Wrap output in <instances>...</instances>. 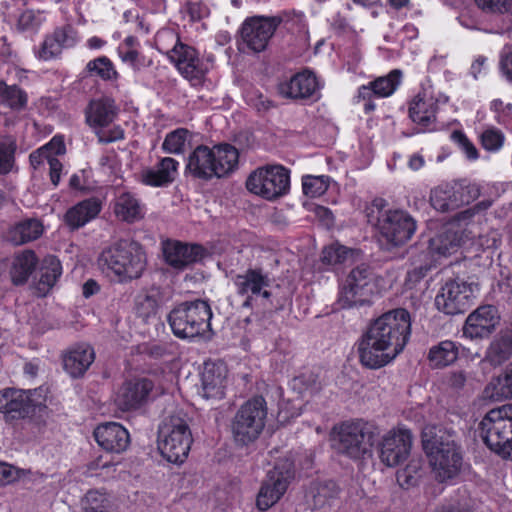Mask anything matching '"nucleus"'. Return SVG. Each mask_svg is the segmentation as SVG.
I'll use <instances>...</instances> for the list:
<instances>
[{
	"label": "nucleus",
	"mask_w": 512,
	"mask_h": 512,
	"mask_svg": "<svg viewBox=\"0 0 512 512\" xmlns=\"http://www.w3.org/2000/svg\"><path fill=\"white\" fill-rule=\"evenodd\" d=\"M411 333L410 314L399 308L384 313L370 324L357 342L360 363L378 369L401 353Z\"/></svg>",
	"instance_id": "1"
},
{
	"label": "nucleus",
	"mask_w": 512,
	"mask_h": 512,
	"mask_svg": "<svg viewBox=\"0 0 512 512\" xmlns=\"http://www.w3.org/2000/svg\"><path fill=\"white\" fill-rule=\"evenodd\" d=\"M423 448L435 478L444 482L456 477L463 464L457 434L448 429L426 427L422 432Z\"/></svg>",
	"instance_id": "2"
},
{
	"label": "nucleus",
	"mask_w": 512,
	"mask_h": 512,
	"mask_svg": "<svg viewBox=\"0 0 512 512\" xmlns=\"http://www.w3.org/2000/svg\"><path fill=\"white\" fill-rule=\"evenodd\" d=\"M98 264L102 271L112 274L118 282L127 283L142 276L147 257L140 243L120 239L101 252Z\"/></svg>",
	"instance_id": "3"
},
{
	"label": "nucleus",
	"mask_w": 512,
	"mask_h": 512,
	"mask_svg": "<svg viewBox=\"0 0 512 512\" xmlns=\"http://www.w3.org/2000/svg\"><path fill=\"white\" fill-rule=\"evenodd\" d=\"M369 224L377 228L379 233L392 246H401L414 235L417 224L415 219L401 209H389L383 198H375L365 208Z\"/></svg>",
	"instance_id": "4"
},
{
	"label": "nucleus",
	"mask_w": 512,
	"mask_h": 512,
	"mask_svg": "<svg viewBox=\"0 0 512 512\" xmlns=\"http://www.w3.org/2000/svg\"><path fill=\"white\" fill-rule=\"evenodd\" d=\"M491 205V200H483L473 207L457 213L453 221L430 240L431 249L443 256L455 253L467 243V239L475 237L482 220L478 212L487 210Z\"/></svg>",
	"instance_id": "5"
},
{
	"label": "nucleus",
	"mask_w": 512,
	"mask_h": 512,
	"mask_svg": "<svg viewBox=\"0 0 512 512\" xmlns=\"http://www.w3.org/2000/svg\"><path fill=\"white\" fill-rule=\"evenodd\" d=\"M238 159V150L230 144L199 145L189 154L186 169L199 179L221 178L237 168Z\"/></svg>",
	"instance_id": "6"
},
{
	"label": "nucleus",
	"mask_w": 512,
	"mask_h": 512,
	"mask_svg": "<svg viewBox=\"0 0 512 512\" xmlns=\"http://www.w3.org/2000/svg\"><path fill=\"white\" fill-rule=\"evenodd\" d=\"M486 446L503 459L512 460V404L491 409L478 425Z\"/></svg>",
	"instance_id": "7"
},
{
	"label": "nucleus",
	"mask_w": 512,
	"mask_h": 512,
	"mask_svg": "<svg viewBox=\"0 0 512 512\" xmlns=\"http://www.w3.org/2000/svg\"><path fill=\"white\" fill-rule=\"evenodd\" d=\"M192 442L188 418L182 413L166 417L159 426L158 449L171 463H182L189 454Z\"/></svg>",
	"instance_id": "8"
},
{
	"label": "nucleus",
	"mask_w": 512,
	"mask_h": 512,
	"mask_svg": "<svg viewBox=\"0 0 512 512\" xmlns=\"http://www.w3.org/2000/svg\"><path fill=\"white\" fill-rule=\"evenodd\" d=\"M212 311L205 300L183 302L168 315L173 334L178 338H194L211 330Z\"/></svg>",
	"instance_id": "9"
},
{
	"label": "nucleus",
	"mask_w": 512,
	"mask_h": 512,
	"mask_svg": "<svg viewBox=\"0 0 512 512\" xmlns=\"http://www.w3.org/2000/svg\"><path fill=\"white\" fill-rule=\"evenodd\" d=\"M332 447L345 457L359 460L371 452L374 432L362 421H345L334 426L331 434Z\"/></svg>",
	"instance_id": "10"
},
{
	"label": "nucleus",
	"mask_w": 512,
	"mask_h": 512,
	"mask_svg": "<svg viewBox=\"0 0 512 512\" xmlns=\"http://www.w3.org/2000/svg\"><path fill=\"white\" fill-rule=\"evenodd\" d=\"M267 403L262 396L244 402L231 422L234 441L242 446L257 440L265 427Z\"/></svg>",
	"instance_id": "11"
},
{
	"label": "nucleus",
	"mask_w": 512,
	"mask_h": 512,
	"mask_svg": "<svg viewBox=\"0 0 512 512\" xmlns=\"http://www.w3.org/2000/svg\"><path fill=\"white\" fill-rule=\"evenodd\" d=\"M163 38L175 41L172 49H167L164 53L176 66L179 73L190 81L192 85L197 86L201 84L208 72V67L199 58L198 52L193 47L180 42L177 34L171 31L158 34L157 45H160V41Z\"/></svg>",
	"instance_id": "12"
},
{
	"label": "nucleus",
	"mask_w": 512,
	"mask_h": 512,
	"mask_svg": "<svg viewBox=\"0 0 512 512\" xmlns=\"http://www.w3.org/2000/svg\"><path fill=\"white\" fill-rule=\"evenodd\" d=\"M246 188L266 200H275L288 193L290 171L282 165L260 167L248 176Z\"/></svg>",
	"instance_id": "13"
},
{
	"label": "nucleus",
	"mask_w": 512,
	"mask_h": 512,
	"mask_svg": "<svg viewBox=\"0 0 512 512\" xmlns=\"http://www.w3.org/2000/svg\"><path fill=\"white\" fill-rule=\"evenodd\" d=\"M375 289L373 271L365 264L353 268L343 282L338 302L342 308L362 306L370 302Z\"/></svg>",
	"instance_id": "14"
},
{
	"label": "nucleus",
	"mask_w": 512,
	"mask_h": 512,
	"mask_svg": "<svg viewBox=\"0 0 512 512\" xmlns=\"http://www.w3.org/2000/svg\"><path fill=\"white\" fill-rule=\"evenodd\" d=\"M480 186L467 180L437 186L430 193V203L440 212H448L468 205L480 196Z\"/></svg>",
	"instance_id": "15"
},
{
	"label": "nucleus",
	"mask_w": 512,
	"mask_h": 512,
	"mask_svg": "<svg viewBox=\"0 0 512 512\" xmlns=\"http://www.w3.org/2000/svg\"><path fill=\"white\" fill-rule=\"evenodd\" d=\"M293 478V461L287 457L279 459L274 468L267 473L258 492L256 499L258 509L266 511L276 504L285 494Z\"/></svg>",
	"instance_id": "16"
},
{
	"label": "nucleus",
	"mask_w": 512,
	"mask_h": 512,
	"mask_svg": "<svg viewBox=\"0 0 512 512\" xmlns=\"http://www.w3.org/2000/svg\"><path fill=\"white\" fill-rule=\"evenodd\" d=\"M478 287L460 279L446 282L435 298L437 309L447 315L466 312L473 303L474 293Z\"/></svg>",
	"instance_id": "17"
},
{
	"label": "nucleus",
	"mask_w": 512,
	"mask_h": 512,
	"mask_svg": "<svg viewBox=\"0 0 512 512\" xmlns=\"http://www.w3.org/2000/svg\"><path fill=\"white\" fill-rule=\"evenodd\" d=\"M238 295L245 298L242 306L252 308L255 298L261 297L268 300L271 293L267 290L271 286L272 279L269 274L260 267L248 268L243 273L232 277Z\"/></svg>",
	"instance_id": "18"
},
{
	"label": "nucleus",
	"mask_w": 512,
	"mask_h": 512,
	"mask_svg": "<svg viewBox=\"0 0 512 512\" xmlns=\"http://www.w3.org/2000/svg\"><path fill=\"white\" fill-rule=\"evenodd\" d=\"M280 23L278 17L254 16L246 19L241 27V44L254 53L264 51Z\"/></svg>",
	"instance_id": "19"
},
{
	"label": "nucleus",
	"mask_w": 512,
	"mask_h": 512,
	"mask_svg": "<svg viewBox=\"0 0 512 512\" xmlns=\"http://www.w3.org/2000/svg\"><path fill=\"white\" fill-rule=\"evenodd\" d=\"M412 434L407 429H392L381 439L379 457L383 464L395 467L402 463L410 454Z\"/></svg>",
	"instance_id": "20"
},
{
	"label": "nucleus",
	"mask_w": 512,
	"mask_h": 512,
	"mask_svg": "<svg viewBox=\"0 0 512 512\" xmlns=\"http://www.w3.org/2000/svg\"><path fill=\"white\" fill-rule=\"evenodd\" d=\"M163 254L168 265L177 270H184L201 262L209 253L200 244L168 240L163 243Z\"/></svg>",
	"instance_id": "21"
},
{
	"label": "nucleus",
	"mask_w": 512,
	"mask_h": 512,
	"mask_svg": "<svg viewBox=\"0 0 512 512\" xmlns=\"http://www.w3.org/2000/svg\"><path fill=\"white\" fill-rule=\"evenodd\" d=\"M319 90L318 80L310 71L299 72L278 85L279 94L293 100L316 101L320 98Z\"/></svg>",
	"instance_id": "22"
},
{
	"label": "nucleus",
	"mask_w": 512,
	"mask_h": 512,
	"mask_svg": "<svg viewBox=\"0 0 512 512\" xmlns=\"http://www.w3.org/2000/svg\"><path fill=\"white\" fill-rule=\"evenodd\" d=\"M499 322L500 315L495 306H480L467 317L463 335L470 339L486 338L495 331Z\"/></svg>",
	"instance_id": "23"
},
{
	"label": "nucleus",
	"mask_w": 512,
	"mask_h": 512,
	"mask_svg": "<svg viewBox=\"0 0 512 512\" xmlns=\"http://www.w3.org/2000/svg\"><path fill=\"white\" fill-rule=\"evenodd\" d=\"M153 387V382L148 378L128 380L119 388L115 403L122 411L136 409L147 401Z\"/></svg>",
	"instance_id": "24"
},
{
	"label": "nucleus",
	"mask_w": 512,
	"mask_h": 512,
	"mask_svg": "<svg viewBox=\"0 0 512 512\" xmlns=\"http://www.w3.org/2000/svg\"><path fill=\"white\" fill-rule=\"evenodd\" d=\"M94 437L100 447L111 453H122L130 444L129 432L116 422H107L97 426L94 430Z\"/></svg>",
	"instance_id": "25"
},
{
	"label": "nucleus",
	"mask_w": 512,
	"mask_h": 512,
	"mask_svg": "<svg viewBox=\"0 0 512 512\" xmlns=\"http://www.w3.org/2000/svg\"><path fill=\"white\" fill-rule=\"evenodd\" d=\"M78 40L77 32L72 25L57 27L48 35L39 50V58L49 60L58 56L64 48L73 47Z\"/></svg>",
	"instance_id": "26"
},
{
	"label": "nucleus",
	"mask_w": 512,
	"mask_h": 512,
	"mask_svg": "<svg viewBox=\"0 0 512 512\" xmlns=\"http://www.w3.org/2000/svg\"><path fill=\"white\" fill-rule=\"evenodd\" d=\"M118 108L109 97L93 99L85 109L86 123L95 130L106 128L116 119Z\"/></svg>",
	"instance_id": "27"
},
{
	"label": "nucleus",
	"mask_w": 512,
	"mask_h": 512,
	"mask_svg": "<svg viewBox=\"0 0 512 512\" xmlns=\"http://www.w3.org/2000/svg\"><path fill=\"white\" fill-rule=\"evenodd\" d=\"M94 359L92 347L85 344L75 345L63 354V368L72 378H79L85 374Z\"/></svg>",
	"instance_id": "28"
},
{
	"label": "nucleus",
	"mask_w": 512,
	"mask_h": 512,
	"mask_svg": "<svg viewBox=\"0 0 512 512\" xmlns=\"http://www.w3.org/2000/svg\"><path fill=\"white\" fill-rule=\"evenodd\" d=\"M0 412L6 420L23 419L29 416L27 392L21 389L7 388L0 391Z\"/></svg>",
	"instance_id": "29"
},
{
	"label": "nucleus",
	"mask_w": 512,
	"mask_h": 512,
	"mask_svg": "<svg viewBox=\"0 0 512 512\" xmlns=\"http://www.w3.org/2000/svg\"><path fill=\"white\" fill-rule=\"evenodd\" d=\"M226 369L223 364L205 363L202 372V395L206 399H221L225 395Z\"/></svg>",
	"instance_id": "30"
},
{
	"label": "nucleus",
	"mask_w": 512,
	"mask_h": 512,
	"mask_svg": "<svg viewBox=\"0 0 512 512\" xmlns=\"http://www.w3.org/2000/svg\"><path fill=\"white\" fill-rule=\"evenodd\" d=\"M178 164L175 159L165 157L153 168L143 169L140 173V181L152 187L166 186L174 181Z\"/></svg>",
	"instance_id": "31"
},
{
	"label": "nucleus",
	"mask_w": 512,
	"mask_h": 512,
	"mask_svg": "<svg viewBox=\"0 0 512 512\" xmlns=\"http://www.w3.org/2000/svg\"><path fill=\"white\" fill-rule=\"evenodd\" d=\"M101 211V202L96 198L83 200L64 215V222L71 230H77L98 216Z\"/></svg>",
	"instance_id": "32"
},
{
	"label": "nucleus",
	"mask_w": 512,
	"mask_h": 512,
	"mask_svg": "<svg viewBox=\"0 0 512 512\" xmlns=\"http://www.w3.org/2000/svg\"><path fill=\"white\" fill-rule=\"evenodd\" d=\"M402 72L399 69L392 70L388 75L378 77L368 85L359 88L360 99H370L373 96L384 98L391 96L401 83Z\"/></svg>",
	"instance_id": "33"
},
{
	"label": "nucleus",
	"mask_w": 512,
	"mask_h": 512,
	"mask_svg": "<svg viewBox=\"0 0 512 512\" xmlns=\"http://www.w3.org/2000/svg\"><path fill=\"white\" fill-rule=\"evenodd\" d=\"M113 212L121 221L133 223L144 217V205L136 195L123 192L115 198Z\"/></svg>",
	"instance_id": "34"
},
{
	"label": "nucleus",
	"mask_w": 512,
	"mask_h": 512,
	"mask_svg": "<svg viewBox=\"0 0 512 512\" xmlns=\"http://www.w3.org/2000/svg\"><path fill=\"white\" fill-rule=\"evenodd\" d=\"M437 102L426 92L419 93L409 107V116L414 123L428 127L436 119Z\"/></svg>",
	"instance_id": "35"
},
{
	"label": "nucleus",
	"mask_w": 512,
	"mask_h": 512,
	"mask_svg": "<svg viewBox=\"0 0 512 512\" xmlns=\"http://www.w3.org/2000/svg\"><path fill=\"white\" fill-rule=\"evenodd\" d=\"M512 356V332L500 331L488 346L484 361L496 367L500 366Z\"/></svg>",
	"instance_id": "36"
},
{
	"label": "nucleus",
	"mask_w": 512,
	"mask_h": 512,
	"mask_svg": "<svg viewBox=\"0 0 512 512\" xmlns=\"http://www.w3.org/2000/svg\"><path fill=\"white\" fill-rule=\"evenodd\" d=\"M62 274V266L56 256H46L40 266V278L36 289L41 296H45L56 284Z\"/></svg>",
	"instance_id": "37"
},
{
	"label": "nucleus",
	"mask_w": 512,
	"mask_h": 512,
	"mask_svg": "<svg viewBox=\"0 0 512 512\" xmlns=\"http://www.w3.org/2000/svg\"><path fill=\"white\" fill-rule=\"evenodd\" d=\"M37 263V257L31 250H26L16 255L10 268V276L13 284L22 285L26 283L30 275L34 272Z\"/></svg>",
	"instance_id": "38"
},
{
	"label": "nucleus",
	"mask_w": 512,
	"mask_h": 512,
	"mask_svg": "<svg viewBox=\"0 0 512 512\" xmlns=\"http://www.w3.org/2000/svg\"><path fill=\"white\" fill-rule=\"evenodd\" d=\"M484 395L492 401L512 399V362L502 375L493 378L488 383L484 389Z\"/></svg>",
	"instance_id": "39"
},
{
	"label": "nucleus",
	"mask_w": 512,
	"mask_h": 512,
	"mask_svg": "<svg viewBox=\"0 0 512 512\" xmlns=\"http://www.w3.org/2000/svg\"><path fill=\"white\" fill-rule=\"evenodd\" d=\"M458 355V345L451 340H444L430 348L428 360L431 367L442 368L454 363Z\"/></svg>",
	"instance_id": "40"
},
{
	"label": "nucleus",
	"mask_w": 512,
	"mask_h": 512,
	"mask_svg": "<svg viewBox=\"0 0 512 512\" xmlns=\"http://www.w3.org/2000/svg\"><path fill=\"white\" fill-rule=\"evenodd\" d=\"M159 291L151 289L139 294L135 299V313L144 323H150L157 319L159 307Z\"/></svg>",
	"instance_id": "41"
},
{
	"label": "nucleus",
	"mask_w": 512,
	"mask_h": 512,
	"mask_svg": "<svg viewBox=\"0 0 512 512\" xmlns=\"http://www.w3.org/2000/svg\"><path fill=\"white\" fill-rule=\"evenodd\" d=\"M43 233V225L37 219H25L10 230V239L16 245L36 240Z\"/></svg>",
	"instance_id": "42"
},
{
	"label": "nucleus",
	"mask_w": 512,
	"mask_h": 512,
	"mask_svg": "<svg viewBox=\"0 0 512 512\" xmlns=\"http://www.w3.org/2000/svg\"><path fill=\"white\" fill-rule=\"evenodd\" d=\"M424 474V461L420 457H413L407 465L396 473L397 483L403 489H410L419 484Z\"/></svg>",
	"instance_id": "43"
},
{
	"label": "nucleus",
	"mask_w": 512,
	"mask_h": 512,
	"mask_svg": "<svg viewBox=\"0 0 512 512\" xmlns=\"http://www.w3.org/2000/svg\"><path fill=\"white\" fill-rule=\"evenodd\" d=\"M28 103L27 93L17 85H8L0 81V105L14 111H22Z\"/></svg>",
	"instance_id": "44"
},
{
	"label": "nucleus",
	"mask_w": 512,
	"mask_h": 512,
	"mask_svg": "<svg viewBox=\"0 0 512 512\" xmlns=\"http://www.w3.org/2000/svg\"><path fill=\"white\" fill-rule=\"evenodd\" d=\"M481 212L482 211L478 212V214L482 217L478 232L473 239H467V242H470L471 246H474L476 251L496 248L500 242V235L497 231L490 230L486 233H483V228L481 225L485 221V218Z\"/></svg>",
	"instance_id": "45"
},
{
	"label": "nucleus",
	"mask_w": 512,
	"mask_h": 512,
	"mask_svg": "<svg viewBox=\"0 0 512 512\" xmlns=\"http://www.w3.org/2000/svg\"><path fill=\"white\" fill-rule=\"evenodd\" d=\"M189 135L190 132L185 128H178L168 133L163 141L162 149L170 154L183 153Z\"/></svg>",
	"instance_id": "46"
},
{
	"label": "nucleus",
	"mask_w": 512,
	"mask_h": 512,
	"mask_svg": "<svg viewBox=\"0 0 512 512\" xmlns=\"http://www.w3.org/2000/svg\"><path fill=\"white\" fill-rule=\"evenodd\" d=\"M86 69L92 75L108 81L117 78V72L109 58L102 56L87 63Z\"/></svg>",
	"instance_id": "47"
},
{
	"label": "nucleus",
	"mask_w": 512,
	"mask_h": 512,
	"mask_svg": "<svg viewBox=\"0 0 512 512\" xmlns=\"http://www.w3.org/2000/svg\"><path fill=\"white\" fill-rule=\"evenodd\" d=\"M329 187V178L326 176L306 175L302 178L303 193L309 197H318Z\"/></svg>",
	"instance_id": "48"
},
{
	"label": "nucleus",
	"mask_w": 512,
	"mask_h": 512,
	"mask_svg": "<svg viewBox=\"0 0 512 512\" xmlns=\"http://www.w3.org/2000/svg\"><path fill=\"white\" fill-rule=\"evenodd\" d=\"M15 143L11 140L0 141V174L8 173L13 165Z\"/></svg>",
	"instance_id": "49"
},
{
	"label": "nucleus",
	"mask_w": 512,
	"mask_h": 512,
	"mask_svg": "<svg viewBox=\"0 0 512 512\" xmlns=\"http://www.w3.org/2000/svg\"><path fill=\"white\" fill-rule=\"evenodd\" d=\"M347 253L348 250L346 249V247L338 244H333L323 249L322 261L323 263L329 265L339 264L346 259Z\"/></svg>",
	"instance_id": "50"
},
{
	"label": "nucleus",
	"mask_w": 512,
	"mask_h": 512,
	"mask_svg": "<svg viewBox=\"0 0 512 512\" xmlns=\"http://www.w3.org/2000/svg\"><path fill=\"white\" fill-rule=\"evenodd\" d=\"M27 392V404L29 406V415L36 411H41L46 407L47 390L43 387H39L34 390H28Z\"/></svg>",
	"instance_id": "51"
},
{
	"label": "nucleus",
	"mask_w": 512,
	"mask_h": 512,
	"mask_svg": "<svg viewBox=\"0 0 512 512\" xmlns=\"http://www.w3.org/2000/svg\"><path fill=\"white\" fill-rule=\"evenodd\" d=\"M504 136L496 129H488L481 135L483 147L488 151H496L503 145Z\"/></svg>",
	"instance_id": "52"
},
{
	"label": "nucleus",
	"mask_w": 512,
	"mask_h": 512,
	"mask_svg": "<svg viewBox=\"0 0 512 512\" xmlns=\"http://www.w3.org/2000/svg\"><path fill=\"white\" fill-rule=\"evenodd\" d=\"M100 143H111L124 138V130L119 126H113L110 129L100 128L95 130Z\"/></svg>",
	"instance_id": "53"
},
{
	"label": "nucleus",
	"mask_w": 512,
	"mask_h": 512,
	"mask_svg": "<svg viewBox=\"0 0 512 512\" xmlns=\"http://www.w3.org/2000/svg\"><path fill=\"white\" fill-rule=\"evenodd\" d=\"M477 6L490 13H504L508 11L510 0H475Z\"/></svg>",
	"instance_id": "54"
},
{
	"label": "nucleus",
	"mask_w": 512,
	"mask_h": 512,
	"mask_svg": "<svg viewBox=\"0 0 512 512\" xmlns=\"http://www.w3.org/2000/svg\"><path fill=\"white\" fill-rule=\"evenodd\" d=\"M452 138L460 145L463 152L468 159L475 160L478 157V152L475 146L468 140V138L460 131H454Z\"/></svg>",
	"instance_id": "55"
},
{
	"label": "nucleus",
	"mask_w": 512,
	"mask_h": 512,
	"mask_svg": "<svg viewBox=\"0 0 512 512\" xmlns=\"http://www.w3.org/2000/svg\"><path fill=\"white\" fill-rule=\"evenodd\" d=\"M40 24L41 21L33 10L24 11L18 19V28L22 31L35 29Z\"/></svg>",
	"instance_id": "56"
},
{
	"label": "nucleus",
	"mask_w": 512,
	"mask_h": 512,
	"mask_svg": "<svg viewBox=\"0 0 512 512\" xmlns=\"http://www.w3.org/2000/svg\"><path fill=\"white\" fill-rule=\"evenodd\" d=\"M119 54L123 62L131 65L135 70H140L143 66V57L140 56L136 49L119 48Z\"/></svg>",
	"instance_id": "57"
},
{
	"label": "nucleus",
	"mask_w": 512,
	"mask_h": 512,
	"mask_svg": "<svg viewBox=\"0 0 512 512\" xmlns=\"http://www.w3.org/2000/svg\"><path fill=\"white\" fill-rule=\"evenodd\" d=\"M19 478V470L7 463L0 462V486L16 481Z\"/></svg>",
	"instance_id": "58"
},
{
	"label": "nucleus",
	"mask_w": 512,
	"mask_h": 512,
	"mask_svg": "<svg viewBox=\"0 0 512 512\" xmlns=\"http://www.w3.org/2000/svg\"><path fill=\"white\" fill-rule=\"evenodd\" d=\"M429 270L430 265L428 264H421L417 267H414L413 269L407 272L406 281L409 284L415 285L417 282H419L422 278L426 276Z\"/></svg>",
	"instance_id": "59"
},
{
	"label": "nucleus",
	"mask_w": 512,
	"mask_h": 512,
	"mask_svg": "<svg viewBox=\"0 0 512 512\" xmlns=\"http://www.w3.org/2000/svg\"><path fill=\"white\" fill-rule=\"evenodd\" d=\"M48 165L50 180L54 186H57L60 182V176L63 168L62 163L57 157L53 156V158L48 159Z\"/></svg>",
	"instance_id": "60"
},
{
	"label": "nucleus",
	"mask_w": 512,
	"mask_h": 512,
	"mask_svg": "<svg viewBox=\"0 0 512 512\" xmlns=\"http://www.w3.org/2000/svg\"><path fill=\"white\" fill-rule=\"evenodd\" d=\"M49 158H53V155L51 153H47V148L44 147L32 152L29 156L30 163L34 168L44 164V162L48 163Z\"/></svg>",
	"instance_id": "61"
},
{
	"label": "nucleus",
	"mask_w": 512,
	"mask_h": 512,
	"mask_svg": "<svg viewBox=\"0 0 512 512\" xmlns=\"http://www.w3.org/2000/svg\"><path fill=\"white\" fill-rule=\"evenodd\" d=\"M467 381V375L464 371H455L451 373L449 378V384L455 389H461L464 387Z\"/></svg>",
	"instance_id": "62"
},
{
	"label": "nucleus",
	"mask_w": 512,
	"mask_h": 512,
	"mask_svg": "<svg viewBox=\"0 0 512 512\" xmlns=\"http://www.w3.org/2000/svg\"><path fill=\"white\" fill-rule=\"evenodd\" d=\"M44 148H47V153H51L53 156H57L60 154H64L65 152V145L62 140H58L56 138H53L48 144L43 146Z\"/></svg>",
	"instance_id": "63"
},
{
	"label": "nucleus",
	"mask_w": 512,
	"mask_h": 512,
	"mask_svg": "<svg viewBox=\"0 0 512 512\" xmlns=\"http://www.w3.org/2000/svg\"><path fill=\"white\" fill-rule=\"evenodd\" d=\"M501 68L508 80L512 82V52L502 57Z\"/></svg>",
	"instance_id": "64"
}]
</instances>
